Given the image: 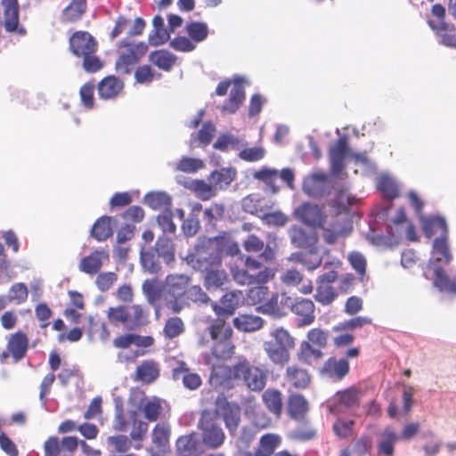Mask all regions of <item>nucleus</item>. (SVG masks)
<instances>
[{
    "mask_svg": "<svg viewBox=\"0 0 456 456\" xmlns=\"http://www.w3.org/2000/svg\"><path fill=\"white\" fill-rule=\"evenodd\" d=\"M224 237L200 238L194 251L186 257L189 265L198 272L204 273V284L207 289H220L228 282V275L222 269V257L219 246Z\"/></svg>",
    "mask_w": 456,
    "mask_h": 456,
    "instance_id": "nucleus-1",
    "label": "nucleus"
},
{
    "mask_svg": "<svg viewBox=\"0 0 456 456\" xmlns=\"http://www.w3.org/2000/svg\"><path fill=\"white\" fill-rule=\"evenodd\" d=\"M268 370L260 366L252 365L247 359L236 364L218 365L213 368L210 382L216 387L228 386L233 380H241L252 392H261L266 386Z\"/></svg>",
    "mask_w": 456,
    "mask_h": 456,
    "instance_id": "nucleus-2",
    "label": "nucleus"
},
{
    "mask_svg": "<svg viewBox=\"0 0 456 456\" xmlns=\"http://www.w3.org/2000/svg\"><path fill=\"white\" fill-rule=\"evenodd\" d=\"M276 253L273 248L267 247L257 256L247 255L241 257L243 266H232L230 269L233 281L241 286H250L255 283H268L273 280L276 269L265 266V264L274 261Z\"/></svg>",
    "mask_w": 456,
    "mask_h": 456,
    "instance_id": "nucleus-3",
    "label": "nucleus"
},
{
    "mask_svg": "<svg viewBox=\"0 0 456 456\" xmlns=\"http://www.w3.org/2000/svg\"><path fill=\"white\" fill-rule=\"evenodd\" d=\"M208 335H200L198 344L208 346L212 342L210 351L216 359L226 360L232 356L235 346L232 342L233 330L229 324L220 320H212L207 328Z\"/></svg>",
    "mask_w": 456,
    "mask_h": 456,
    "instance_id": "nucleus-4",
    "label": "nucleus"
},
{
    "mask_svg": "<svg viewBox=\"0 0 456 456\" xmlns=\"http://www.w3.org/2000/svg\"><path fill=\"white\" fill-rule=\"evenodd\" d=\"M109 322L121 326L126 330H135L148 322V313L141 305H121L109 307L107 312Z\"/></svg>",
    "mask_w": 456,
    "mask_h": 456,
    "instance_id": "nucleus-5",
    "label": "nucleus"
},
{
    "mask_svg": "<svg viewBox=\"0 0 456 456\" xmlns=\"http://www.w3.org/2000/svg\"><path fill=\"white\" fill-rule=\"evenodd\" d=\"M118 58L115 67L122 75H129L132 68L147 53L148 45L144 42H134L124 38L117 45Z\"/></svg>",
    "mask_w": 456,
    "mask_h": 456,
    "instance_id": "nucleus-6",
    "label": "nucleus"
},
{
    "mask_svg": "<svg viewBox=\"0 0 456 456\" xmlns=\"http://www.w3.org/2000/svg\"><path fill=\"white\" fill-rule=\"evenodd\" d=\"M78 444L87 456H99L101 452L94 450L85 441L78 442L76 436H64L60 439L58 436H49L44 444L45 456H60L62 452L73 454Z\"/></svg>",
    "mask_w": 456,
    "mask_h": 456,
    "instance_id": "nucleus-7",
    "label": "nucleus"
},
{
    "mask_svg": "<svg viewBox=\"0 0 456 456\" xmlns=\"http://www.w3.org/2000/svg\"><path fill=\"white\" fill-rule=\"evenodd\" d=\"M191 278L184 274H169L167 276L164 285L167 307L175 314V305H181L183 300Z\"/></svg>",
    "mask_w": 456,
    "mask_h": 456,
    "instance_id": "nucleus-8",
    "label": "nucleus"
},
{
    "mask_svg": "<svg viewBox=\"0 0 456 456\" xmlns=\"http://www.w3.org/2000/svg\"><path fill=\"white\" fill-rule=\"evenodd\" d=\"M320 229L322 230V237L327 244H335L338 238L347 237L353 231L351 221L339 215L332 216L330 221L327 217Z\"/></svg>",
    "mask_w": 456,
    "mask_h": 456,
    "instance_id": "nucleus-9",
    "label": "nucleus"
},
{
    "mask_svg": "<svg viewBox=\"0 0 456 456\" xmlns=\"http://www.w3.org/2000/svg\"><path fill=\"white\" fill-rule=\"evenodd\" d=\"M289 236L296 248L306 249L311 254L318 252L319 234L316 228L292 225L289 230Z\"/></svg>",
    "mask_w": 456,
    "mask_h": 456,
    "instance_id": "nucleus-10",
    "label": "nucleus"
},
{
    "mask_svg": "<svg viewBox=\"0 0 456 456\" xmlns=\"http://www.w3.org/2000/svg\"><path fill=\"white\" fill-rule=\"evenodd\" d=\"M242 297V291L232 290L224 294L219 302H211L212 310L216 315V320H220L224 324H228L226 319L235 314Z\"/></svg>",
    "mask_w": 456,
    "mask_h": 456,
    "instance_id": "nucleus-11",
    "label": "nucleus"
},
{
    "mask_svg": "<svg viewBox=\"0 0 456 456\" xmlns=\"http://www.w3.org/2000/svg\"><path fill=\"white\" fill-rule=\"evenodd\" d=\"M3 16L0 18V25L8 33L20 36L26 34V29L20 24V5L18 0H1Z\"/></svg>",
    "mask_w": 456,
    "mask_h": 456,
    "instance_id": "nucleus-12",
    "label": "nucleus"
},
{
    "mask_svg": "<svg viewBox=\"0 0 456 456\" xmlns=\"http://www.w3.org/2000/svg\"><path fill=\"white\" fill-rule=\"evenodd\" d=\"M338 273L330 270L318 276L316 280V293L314 298L322 305L331 304L338 297V292L333 283L338 280Z\"/></svg>",
    "mask_w": 456,
    "mask_h": 456,
    "instance_id": "nucleus-13",
    "label": "nucleus"
},
{
    "mask_svg": "<svg viewBox=\"0 0 456 456\" xmlns=\"http://www.w3.org/2000/svg\"><path fill=\"white\" fill-rule=\"evenodd\" d=\"M216 412L221 415L229 433L234 435L240 423L241 409L239 404L228 402L224 396H218Z\"/></svg>",
    "mask_w": 456,
    "mask_h": 456,
    "instance_id": "nucleus-14",
    "label": "nucleus"
},
{
    "mask_svg": "<svg viewBox=\"0 0 456 456\" xmlns=\"http://www.w3.org/2000/svg\"><path fill=\"white\" fill-rule=\"evenodd\" d=\"M201 430V443L211 450L221 447L225 441L223 428L212 419H202L199 425Z\"/></svg>",
    "mask_w": 456,
    "mask_h": 456,
    "instance_id": "nucleus-15",
    "label": "nucleus"
},
{
    "mask_svg": "<svg viewBox=\"0 0 456 456\" xmlns=\"http://www.w3.org/2000/svg\"><path fill=\"white\" fill-rule=\"evenodd\" d=\"M294 216L305 225L314 228H320L327 217L321 208L311 202L299 205L295 209Z\"/></svg>",
    "mask_w": 456,
    "mask_h": 456,
    "instance_id": "nucleus-16",
    "label": "nucleus"
},
{
    "mask_svg": "<svg viewBox=\"0 0 456 456\" xmlns=\"http://www.w3.org/2000/svg\"><path fill=\"white\" fill-rule=\"evenodd\" d=\"M69 45L71 53L77 57L94 53L98 47L96 40L86 31H76L73 33L69 37Z\"/></svg>",
    "mask_w": 456,
    "mask_h": 456,
    "instance_id": "nucleus-17",
    "label": "nucleus"
},
{
    "mask_svg": "<svg viewBox=\"0 0 456 456\" xmlns=\"http://www.w3.org/2000/svg\"><path fill=\"white\" fill-rule=\"evenodd\" d=\"M350 371L346 358L329 357L320 369V375L333 381L342 380Z\"/></svg>",
    "mask_w": 456,
    "mask_h": 456,
    "instance_id": "nucleus-18",
    "label": "nucleus"
},
{
    "mask_svg": "<svg viewBox=\"0 0 456 456\" xmlns=\"http://www.w3.org/2000/svg\"><path fill=\"white\" fill-rule=\"evenodd\" d=\"M349 153L348 141L346 136L339 137L330 149V168L334 175L338 176L345 169V159Z\"/></svg>",
    "mask_w": 456,
    "mask_h": 456,
    "instance_id": "nucleus-19",
    "label": "nucleus"
},
{
    "mask_svg": "<svg viewBox=\"0 0 456 456\" xmlns=\"http://www.w3.org/2000/svg\"><path fill=\"white\" fill-rule=\"evenodd\" d=\"M110 254L104 248L95 249L88 256L81 258L79 270L86 274L94 275L99 273L103 264L109 262Z\"/></svg>",
    "mask_w": 456,
    "mask_h": 456,
    "instance_id": "nucleus-20",
    "label": "nucleus"
},
{
    "mask_svg": "<svg viewBox=\"0 0 456 456\" xmlns=\"http://www.w3.org/2000/svg\"><path fill=\"white\" fill-rule=\"evenodd\" d=\"M290 311L299 317L297 327L309 326L314 323L315 320V305L311 299H296L290 305Z\"/></svg>",
    "mask_w": 456,
    "mask_h": 456,
    "instance_id": "nucleus-21",
    "label": "nucleus"
},
{
    "mask_svg": "<svg viewBox=\"0 0 456 456\" xmlns=\"http://www.w3.org/2000/svg\"><path fill=\"white\" fill-rule=\"evenodd\" d=\"M280 281L287 287H297L302 284L298 290L305 295L311 294L314 289L312 281L305 280V275L296 268H289L282 272L280 275Z\"/></svg>",
    "mask_w": 456,
    "mask_h": 456,
    "instance_id": "nucleus-22",
    "label": "nucleus"
},
{
    "mask_svg": "<svg viewBox=\"0 0 456 456\" xmlns=\"http://www.w3.org/2000/svg\"><path fill=\"white\" fill-rule=\"evenodd\" d=\"M175 446L178 456H202L204 453L202 443L195 433L180 436Z\"/></svg>",
    "mask_w": 456,
    "mask_h": 456,
    "instance_id": "nucleus-23",
    "label": "nucleus"
},
{
    "mask_svg": "<svg viewBox=\"0 0 456 456\" xmlns=\"http://www.w3.org/2000/svg\"><path fill=\"white\" fill-rule=\"evenodd\" d=\"M171 428L166 422H160L154 426L151 431L152 450L157 454H164L169 449Z\"/></svg>",
    "mask_w": 456,
    "mask_h": 456,
    "instance_id": "nucleus-24",
    "label": "nucleus"
},
{
    "mask_svg": "<svg viewBox=\"0 0 456 456\" xmlns=\"http://www.w3.org/2000/svg\"><path fill=\"white\" fill-rule=\"evenodd\" d=\"M159 373V364L156 361L145 360L136 367L134 381L150 385L158 379Z\"/></svg>",
    "mask_w": 456,
    "mask_h": 456,
    "instance_id": "nucleus-25",
    "label": "nucleus"
},
{
    "mask_svg": "<svg viewBox=\"0 0 456 456\" xmlns=\"http://www.w3.org/2000/svg\"><path fill=\"white\" fill-rule=\"evenodd\" d=\"M172 377L175 380L181 379L183 386L190 390H196L202 384L200 376L191 371L184 362H179L177 366L173 369Z\"/></svg>",
    "mask_w": 456,
    "mask_h": 456,
    "instance_id": "nucleus-26",
    "label": "nucleus"
},
{
    "mask_svg": "<svg viewBox=\"0 0 456 456\" xmlns=\"http://www.w3.org/2000/svg\"><path fill=\"white\" fill-rule=\"evenodd\" d=\"M232 88L230 91L229 98L224 102L221 110L224 113H235L245 100V89L240 79L236 78L232 81Z\"/></svg>",
    "mask_w": 456,
    "mask_h": 456,
    "instance_id": "nucleus-27",
    "label": "nucleus"
},
{
    "mask_svg": "<svg viewBox=\"0 0 456 456\" xmlns=\"http://www.w3.org/2000/svg\"><path fill=\"white\" fill-rule=\"evenodd\" d=\"M28 342L27 334L21 330L10 335L7 341V349L15 362L25 357L28 348Z\"/></svg>",
    "mask_w": 456,
    "mask_h": 456,
    "instance_id": "nucleus-28",
    "label": "nucleus"
},
{
    "mask_svg": "<svg viewBox=\"0 0 456 456\" xmlns=\"http://www.w3.org/2000/svg\"><path fill=\"white\" fill-rule=\"evenodd\" d=\"M281 444V436L274 433L263 435L258 442L257 447L254 452H248L244 456H272L275 450Z\"/></svg>",
    "mask_w": 456,
    "mask_h": 456,
    "instance_id": "nucleus-29",
    "label": "nucleus"
},
{
    "mask_svg": "<svg viewBox=\"0 0 456 456\" xmlns=\"http://www.w3.org/2000/svg\"><path fill=\"white\" fill-rule=\"evenodd\" d=\"M287 411L290 419L305 420L309 411V403L303 395L291 394L288 397Z\"/></svg>",
    "mask_w": 456,
    "mask_h": 456,
    "instance_id": "nucleus-30",
    "label": "nucleus"
},
{
    "mask_svg": "<svg viewBox=\"0 0 456 456\" xmlns=\"http://www.w3.org/2000/svg\"><path fill=\"white\" fill-rule=\"evenodd\" d=\"M285 379L296 389H305L311 383V375L306 369L292 364L286 368Z\"/></svg>",
    "mask_w": 456,
    "mask_h": 456,
    "instance_id": "nucleus-31",
    "label": "nucleus"
},
{
    "mask_svg": "<svg viewBox=\"0 0 456 456\" xmlns=\"http://www.w3.org/2000/svg\"><path fill=\"white\" fill-rule=\"evenodd\" d=\"M327 175L323 173H316L305 177L302 186L304 192L313 198L323 196L327 189Z\"/></svg>",
    "mask_w": 456,
    "mask_h": 456,
    "instance_id": "nucleus-32",
    "label": "nucleus"
},
{
    "mask_svg": "<svg viewBox=\"0 0 456 456\" xmlns=\"http://www.w3.org/2000/svg\"><path fill=\"white\" fill-rule=\"evenodd\" d=\"M124 89V82L115 76H108L98 84V94L103 100L116 98Z\"/></svg>",
    "mask_w": 456,
    "mask_h": 456,
    "instance_id": "nucleus-33",
    "label": "nucleus"
},
{
    "mask_svg": "<svg viewBox=\"0 0 456 456\" xmlns=\"http://www.w3.org/2000/svg\"><path fill=\"white\" fill-rule=\"evenodd\" d=\"M262 402L267 411L275 418H281L283 411V395L276 388H268L262 394Z\"/></svg>",
    "mask_w": 456,
    "mask_h": 456,
    "instance_id": "nucleus-34",
    "label": "nucleus"
},
{
    "mask_svg": "<svg viewBox=\"0 0 456 456\" xmlns=\"http://www.w3.org/2000/svg\"><path fill=\"white\" fill-rule=\"evenodd\" d=\"M211 302L208 294L199 285L188 286L183 300L181 301V305H175V310L177 314L183 309L189 307L191 303L196 304H207Z\"/></svg>",
    "mask_w": 456,
    "mask_h": 456,
    "instance_id": "nucleus-35",
    "label": "nucleus"
},
{
    "mask_svg": "<svg viewBox=\"0 0 456 456\" xmlns=\"http://www.w3.org/2000/svg\"><path fill=\"white\" fill-rule=\"evenodd\" d=\"M400 436L391 427H387L380 433V440L377 444V452L382 456H393L395 453V445Z\"/></svg>",
    "mask_w": 456,
    "mask_h": 456,
    "instance_id": "nucleus-36",
    "label": "nucleus"
},
{
    "mask_svg": "<svg viewBox=\"0 0 456 456\" xmlns=\"http://www.w3.org/2000/svg\"><path fill=\"white\" fill-rule=\"evenodd\" d=\"M113 218L108 216L99 217L93 224L90 235L99 242L107 240L113 235Z\"/></svg>",
    "mask_w": 456,
    "mask_h": 456,
    "instance_id": "nucleus-37",
    "label": "nucleus"
},
{
    "mask_svg": "<svg viewBox=\"0 0 456 456\" xmlns=\"http://www.w3.org/2000/svg\"><path fill=\"white\" fill-rule=\"evenodd\" d=\"M263 348L269 360L277 366L283 367L290 360V351L281 346L273 345L272 341H265Z\"/></svg>",
    "mask_w": 456,
    "mask_h": 456,
    "instance_id": "nucleus-38",
    "label": "nucleus"
},
{
    "mask_svg": "<svg viewBox=\"0 0 456 456\" xmlns=\"http://www.w3.org/2000/svg\"><path fill=\"white\" fill-rule=\"evenodd\" d=\"M149 61L164 71H170L175 66L177 57L166 49L152 51L149 54Z\"/></svg>",
    "mask_w": 456,
    "mask_h": 456,
    "instance_id": "nucleus-39",
    "label": "nucleus"
},
{
    "mask_svg": "<svg viewBox=\"0 0 456 456\" xmlns=\"http://www.w3.org/2000/svg\"><path fill=\"white\" fill-rule=\"evenodd\" d=\"M234 327L242 332H254L260 330L265 321L260 317L253 314H239L232 321Z\"/></svg>",
    "mask_w": 456,
    "mask_h": 456,
    "instance_id": "nucleus-40",
    "label": "nucleus"
},
{
    "mask_svg": "<svg viewBox=\"0 0 456 456\" xmlns=\"http://www.w3.org/2000/svg\"><path fill=\"white\" fill-rule=\"evenodd\" d=\"M433 284L441 292L456 295V279L451 278L442 267L435 269Z\"/></svg>",
    "mask_w": 456,
    "mask_h": 456,
    "instance_id": "nucleus-41",
    "label": "nucleus"
},
{
    "mask_svg": "<svg viewBox=\"0 0 456 456\" xmlns=\"http://www.w3.org/2000/svg\"><path fill=\"white\" fill-rule=\"evenodd\" d=\"M141 409L147 420L157 421L163 411L162 401L158 397L145 398L141 402Z\"/></svg>",
    "mask_w": 456,
    "mask_h": 456,
    "instance_id": "nucleus-42",
    "label": "nucleus"
},
{
    "mask_svg": "<svg viewBox=\"0 0 456 456\" xmlns=\"http://www.w3.org/2000/svg\"><path fill=\"white\" fill-rule=\"evenodd\" d=\"M279 294L273 293L271 297L257 307V311L275 318H281L286 315L282 301L279 302Z\"/></svg>",
    "mask_w": 456,
    "mask_h": 456,
    "instance_id": "nucleus-43",
    "label": "nucleus"
},
{
    "mask_svg": "<svg viewBox=\"0 0 456 456\" xmlns=\"http://www.w3.org/2000/svg\"><path fill=\"white\" fill-rule=\"evenodd\" d=\"M236 170L234 168H220L211 173L209 181L213 183L214 186L217 190H223L226 188L235 178Z\"/></svg>",
    "mask_w": 456,
    "mask_h": 456,
    "instance_id": "nucleus-44",
    "label": "nucleus"
},
{
    "mask_svg": "<svg viewBox=\"0 0 456 456\" xmlns=\"http://www.w3.org/2000/svg\"><path fill=\"white\" fill-rule=\"evenodd\" d=\"M323 352L322 349L315 348L313 344L308 342L307 340L302 341L300 343L299 350L297 353V358L299 362L311 364V361L320 360L323 357Z\"/></svg>",
    "mask_w": 456,
    "mask_h": 456,
    "instance_id": "nucleus-45",
    "label": "nucleus"
},
{
    "mask_svg": "<svg viewBox=\"0 0 456 456\" xmlns=\"http://www.w3.org/2000/svg\"><path fill=\"white\" fill-rule=\"evenodd\" d=\"M86 9V0H72V2L63 10V21L72 23L79 20L85 13Z\"/></svg>",
    "mask_w": 456,
    "mask_h": 456,
    "instance_id": "nucleus-46",
    "label": "nucleus"
},
{
    "mask_svg": "<svg viewBox=\"0 0 456 456\" xmlns=\"http://www.w3.org/2000/svg\"><path fill=\"white\" fill-rule=\"evenodd\" d=\"M270 336L273 338L271 341L274 346H281L289 350L294 349L296 346L294 337L283 327L274 329L270 332Z\"/></svg>",
    "mask_w": 456,
    "mask_h": 456,
    "instance_id": "nucleus-47",
    "label": "nucleus"
},
{
    "mask_svg": "<svg viewBox=\"0 0 456 456\" xmlns=\"http://www.w3.org/2000/svg\"><path fill=\"white\" fill-rule=\"evenodd\" d=\"M145 204L154 210H168L172 204L171 198L162 191L150 192L144 197Z\"/></svg>",
    "mask_w": 456,
    "mask_h": 456,
    "instance_id": "nucleus-48",
    "label": "nucleus"
},
{
    "mask_svg": "<svg viewBox=\"0 0 456 456\" xmlns=\"http://www.w3.org/2000/svg\"><path fill=\"white\" fill-rule=\"evenodd\" d=\"M371 324L372 319L370 317L356 316L333 326L332 330L334 332L353 331Z\"/></svg>",
    "mask_w": 456,
    "mask_h": 456,
    "instance_id": "nucleus-49",
    "label": "nucleus"
},
{
    "mask_svg": "<svg viewBox=\"0 0 456 456\" xmlns=\"http://www.w3.org/2000/svg\"><path fill=\"white\" fill-rule=\"evenodd\" d=\"M185 32L190 38L195 43H200L207 39L209 29L205 22L201 21H190L185 26Z\"/></svg>",
    "mask_w": 456,
    "mask_h": 456,
    "instance_id": "nucleus-50",
    "label": "nucleus"
},
{
    "mask_svg": "<svg viewBox=\"0 0 456 456\" xmlns=\"http://www.w3.org/2000/svg\"><path fill=\"white\" fill-rule=\"evenodd\" d=\"M423 231L428 237L438 232L440 236L448 234L447 224L445 219L441 216H433L426 220L423 224Z\"/></svg>",
    "mask_w": 456,
    "mask_h": 456,
    "instance_id": "nucleus-51",
    "label": "nucleus"
},
{
    "mask_svg": "<svg viewBox=\"0 0 456 456\" xmlns=\"http://www.w3.org/2000/svg\"><path fill=\"white\" fill-rule=\"evenodd\" d=\"M155 250L167 264L175 260L174 244L170 239L159 237L155 243Z\"/></svg>",
    "mask_w": 456,
    "mask_h": 456,
    "instance_id": "nucleus-52",
    "label": "nucleus"
},
{
    "mask_svg": "<svg viewBox=\"0 0 456 456\" xmlns=\"http://www.w3.org/2000/svg\"><path fill=\"white\" fill-rule=\"evenodd\" d=\"M439 43L451 48H456V28L453 24L446 21L441 22V28L436 35Z\"/></svg>",
    "mask_w": 456,
    "mask_h": 456,
    "instance_id": "nucleus-53",
    "label": "nucleus"
},
{
    "mask_svg": "<svg viewBox=\"0 0 456 456\" xmlns=\"http://www.w3.org/2000/svg\"><path fill=\"white\" fill-rule=\"evenodd\" d=\"M185 330V326L180 317L175 316L168 318L163 328V334L168 339H173L183 334Z\"/></svg>",
    "mask_w": 456,
    "mask_h": 456,
    "instance_id": "nucleus-54",
    "label": "nucleus"
},
{
    "mask_svg": "<svg viewBox=\"0 0 456 456\" xmlns=\"http://www.w3.org/2000/svg\"><path fill=\"white\" fill-rule=\"evenodd\" d=\"M354 203V198L351 196L347 188H339L336 190L334 199L331 201V207L337 208L338 212L346 211L347 208Z\"/></svg>",
    "mask_w": 456,
    "mask_h": 456,
    "instance_id": "nucleus-55",
    "label": "nucleus"
},
{
    "mask_svg": "<svg viewBox=\"0 0 456 456\" xmlns=\"http://www.w3.org/2000/svg\"><path fill=\"white\" fill-rule=\"evenodd\" d=\"M433 253L438 262L449 263L451 261L452 255L447 245V235H442L434 240Z\"/></svg>",
    "mask_w": 456,
    "mask_h": 456,
    "instance_id": "nucleus-56",
    "label": "nucleus"
},
{
    "mask_svg": "<svg viewBox=\"0 0 456 456\" xmlns=\"http://www.w3.org/2000/svg\"><path fill=\"white\" fill-rule=\"evenodd\" d=\"M337 396L338 403L346 408L357 406L360 403V393L354 387L338 392Z\"/></svg>",
    "mask_w": 456,
    "mask_h": 456,
    "instance_id": "nucleus-57",
    "label": "nucleus"
},
{
    "mask_svg": "<svg viewBox=\"0 0 456 456\" xmlns=\"http://www.w3.org/2000/svg\"><path fill=\"white\" fill-rule=\"evenodd\" d=\"M215 132L216 127L211 122L205 123L197 134H191V144L198 141L200 145H208L215 134Z\"/></svg>",
    "mask_w": 456,
    "mask_h": 456,
    "instance_id": "nucleus-58",
    "label": "nucleus"
},
{
    "mask_svg": "<svg viewBox=\"0 0 456 456\" xmlns=\"http://www.w3.org/2000/svg\"><path fill=\"white\" fill-rule=\"evenodd\" d=\"M266 283H255V287L250 288L247 292L248 301L251 305H257L262 303L269 293V289Z\"/></svg>",
    "mask_w": 456,
    "mask_h": 456,
    "instance_id": "nucleus-59",
    "label": "nucleus"
},
{
    "mask_svg": "<svg viewBox=\"0 0 456 456\" xmlns=\"http://www.w3.org/2000/svg\"><path fill=\"white\" fill-rule=\"evenodd\" d=\"M307 341L320 349L325 348L328 345L329 332L321 328H314L307 332Z\"/></svg>",
    "mask_w": 456,
    "mask_h": 456,
    "instance_id": "nucleus-60",
    "label": "nucleus"
},
{
    "mask_svg": "<svg viewBox=\"0 0 456 456\" xmlns=\"http://www.w3.org/2000/svg\"><path fill=\"white\" fill-rule=\"evenodd\" d=\"M28 297V290L25 283L18 282L13 284L9 290L8 299L16 305L23 304Z\"/></svg>",
    "mask_w": 456,
    "mask_h": 456,
    "instance_id": "nucleus-61",
    "label": "nucleus"
},
{
    "mask_svg": "<svg viewBox=\"0 0 456 456\" xmlns=\"http://www.w3.org/2000/svg\"><path fill=\"white\" fill-rule=\"evenodd\" d=\"M194 191L201 200H208L216 193L213 183H207L203 180H197L193 183Z\"/></svg>",
    "mask_w": 456,
    "mask_h": 456,
    "instance_id": "nucleus-62",
    "label": "nucleus"
},
{
    "mask_svg": "<svg viewBox=\"0 0 456 456\" xmlns=\"http://www.w3.org/2000/svg\"><path fill=\"white\" fill-rule=\"evenodd\" d=\"M243 249L248 253H258L260 254L265 250L270 245H265L264 240H261L256 234H249L242 242Z\"/></svg>",
    "mask_w": 456,
    "mask_h": 456,
    "instance_id": "nucleus-63",
    "label": "nucleus"
},
{
    "mask_svg": "<svg viewBox=\"0 0 456 456\" xmlns=\"http://www.w3.org/2000/svg\"><path fill=\"white\" fill-rule=\"evenodd\" d=\"M204 167L200 159L183 157L176 164V169L184 173H194Z\"/></svg>",
    "mask_w": 456,
    "mask_h": 456,
    "instance_id": "nucleus-64",
    "label": "nucleus"
}]
</instances>
